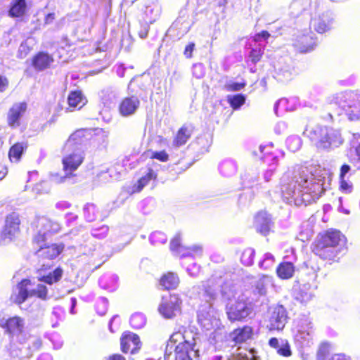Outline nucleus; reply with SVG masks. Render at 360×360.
<instances>
[{
    "instance_id": "obj_1",
    "label": "nucleus",
    "mask_w": 360,
    "mask_h": 360,
    "mask_svg": "<svg viewBox=\"0 0 360 360\" xmlns=\"http://www.w3.org/2000/svg\"><path fill=\"white\" fill-rule=\"evenodd\" d=\"M324 110L331 119L345 112L350 120H360V91L346 90L329 96Z\"/></svg>"
},
{
    "instance_id": "obj_2",
    "label": "nucleus",
    "mask_w": 360,
    "mask_h": 360,
    "mask_svg": "<svg viewBox=\"0 0 360 360\" xmlns=\"http://www.w3.org/2000/svg\"><path fill=\"white\" fill-rule=\"evenodd\" d=\"M344 238L339 230L329 229L319 234L312 244L311 250L321 259L331 264L338 261L339 251L337 248Z\"/></svg>"
},
{
    "instance_id": "obj_3",
    "label": "nucleus",
    "mask_w": 360,
    "mask_h": 360,
    "mask_svg": "<svg viewBox=\"0 0 360 360\" xmlns=\"http://www.w3.org/2000/svg\"><path fill=\"white\" fill-rule=\"evenodd\" d=\"M196 345L193 336L186 330L174 332L169 337L167 348L169 345L174 348V360H193L191 354L194 352Z\"/></svg>"
},
{
    "instance_id": "obj_4",
    "label": "nucleus",
    "mask_w": 360,
    "mask_h": 360,
    "mask_svg": "<svg viewBox=\"0 0 360 360\" xmlns=\"http://www.w3.org/2000/svg\"><path fill=\"white\" fill-rule=\"evenodd\" d=\"M32 285L29 278H23L16 285L18 292L11 294L10 300L17 305H21L29 297H37V298L46 300L48 295V289L44 284H38L36 289L30 290L28 287Z\"/></svg>"
},
{
    "instance_id": "obj_5",
    "label": "nucleus",
    "mask_w": 360,
    "mask_h": 360,
    "mask_svg": "<svg viewBox=\"0 0 360 360\" xmlns=\"http://www.w3.org/2000/svg\"><path fill=\"white\" fill-rule=\"evenodd\" d=\"M309 171L307 167H300L293 176H287L281 184L283 195L287 198L294 196L297 191H301V188L307 183Z\"/></svg>"
},
{
    "instance_id": "obj_6",
    "label": "nucleus",
    "mask_w": 360,
    "mask_h": 360,
    "mask_svg": "<svg viewBox=\"0 0 360 360\" xmlns=\"http://www.w3.org/2000/svg\"><path fill=\"white\" fill-rule=\"evenodd\" d=\"M252 312L251 303L244 297H238L226 307V315L231 323L244 322Z\"/></svg>"
},
{
    "instance_id": "obj_7",
    "label": "nucleus",
    "mask_w": 360,
    "mask_h": 360,
    "mask_svg": "<svg viewBox=\"0 0 360 360\" xmlns=\"http://www.w3.org/2000/svg\"><path fill=\"white\" fill-rule=\"evenodd\" d=\"M182 300L179 293L172 292L167 296H162L158 311L167 319L174 318L177 314L181 313Z\"/></svg>"
},
{
    "instance_id": "obj_8",
    "label": "nucleus",
    "mask_w": 360,
    "mask_h": 360,
    "mask_svg": "<svg viewBox=\"0 0 360 360\" xmlns=\"http://www.w3.org/2000/svg\"><path fill=\"white\" fill-rule=\"evenodd\" d=\"M20 214L17 212L8 214L4 220V224L0 233L1 240L14 241L20 234Z\"/></svg>"
},
{
    "instance_id": "obj_9",
    "label": "nucleus",
    "mask_w": 360,
    "mask_h": 360,
    "mask_svg": "<svg viewBox=\"0 0 360 360\" xmlns=\"http://www.w3.org/2000/svg\"><path fill=\"white\" fill-rule=\"evenodd\" d=\"M62 150L65 154L62 159L63 169L65 172V178L75 176L72 172L77 170L84 162V153L80 149H71L68 151L65 149V145Z\"/></svg>"
},
{
    "instance_id": "obj_10",
    "label": "nucleus",
    "mask_w": 360,
    "mask_h": 360,
    "mask_svg": "<svg viewBox=\"0 0 360 360\" xmlns=\"http://www.w3.org/2000/svg\"><path fill=\"white\" fill-rule=\"evenodd\" d=\"M305 133L307 137L318 148V149H326L330 146V136L328 129L320 126L307 128Z\"/></svg>"
},
{
    "instance_id": "obj_11",
    "label": "nucleus",
    "mask_w": 360,
    "mask_h": 360,
    "mask_svg": "<svg viewBox=\"0 0 360 360\" xmlns=\"http://www.w3.org/2000/svg\"><path fill=\"white\" fill-rule=\"evenodd\" d=\"M28 104L26 101L16 102L11 105L6 113V122L11 129H15L21 125V120L26 114Z\"/></svg>"
},
{
    "instance_id": "obj_12",
    "label": "nucleus",
    "mask_w": 360,
    "mask_h": 360,
    "mask_svg": "<svg viewBox=\"0 0 360 360\" xmlns=\"http://www.w3.org/2000/svg\"><path fill=\"white\" fill-rule=\"evenodd\" d=\"M292 46L297 53H309L312 51L316 47V38L311 32L299 33L292 39Z\"/></svg>"
},
{
    "instance_id": "obj_13",
    "label": "nucleus",
    "mask_w": 360,
    "mask_h": 360,
    "mask_svg": "<svg viewBox=\"0 0 360 360\" xmlns=\"http://www.w3.org/2000/svg\"><path fill=\"white\" fill-rule=\"evenodd\" d=\"M91 137L90 129L80 128L72 132L65 141V149H80V147L89 146Z\"/></svg>"
},
{
    "instance_id": "obj_14",
    "label": "nucleus",
    "mask_w": 360,
    "mask_h": 360,
    "mask_svg": "<svg viewBox=\"0 0 360 360\" xmlns=\"http://www.w3.org/2000/svg\"><path fill=\"white\" fill-rule=\"evenodd\" d=\"M254 329L249 325H244L234 328L230 333L229 338L234 346H241L253 339Z\"/></svg>"
},
{
    "instance_id": "obj_15",
    "label": "nucleus",
    "mask_w": 360,
    "mask_h": 360,
    "mask_svg": "<svg viewBox=\"0 0 360 360\" xmlns=\"http://www.w3.org/2000/svg\"><path fill=\"white\" fill-rule=\"evenodd\" d=\"M141 342L138 335L125 331L120 338V349L124 353L134 354L140 349Z\"/></svg>"
},
{
    "instance_id": "obj_16",
    "label": "nucleus",
    "mask_w": 360,
    "mask_h": 360,
    "mask_svg": "<svg viewBox=\"0 0 360 360\" xmlns=\"http://www.w3.org/2000/svg\"><path fill=\"white\" fill-rule=\"evenodd\" d=\"M53 63V55L45 51L36 53L31 58V65L37 72L51 68Z\"/></svg>"
},
{
    "instance_id": "obj_17",
    "label": "nucleus",
    "mask_w": 360,
    "mask_h": 360,
    "mask_svg": "<svg viewBox=\"0 0 360 360\" xmlns=\"http://www.w3.org/2000/svg\"><path fill=\"white\" fill-rule=\"evenodd\" d=\"M67 103L65 112H72L82 109L87 103V99L81 90H74L69 92Z\"/></svg>"
},
{
    "instance_id": "obj_18",
    "label": "nucleus",
    "mask_w": 360,
    "mask_h": 360,
    "mask_svg": "<svg viewBox=\"0 0 360 360\" xmlns=\"http://www.w3.org/2000/svg\"><path fill=\"white\" fill-rule=\"evenodd\" d=\"M256 231L259 234L266 236L271 232V221L269 214L264 210H260L254 217Z\"/></svg>"
},
{
    "instance_id": "obj_19",
    "label": "nucleus",
    "mask_w": 360,
    "mask_h": 360,
    "mask_svg": "<svg viewBox=\"0 0 360 360\" xmlns=\"http://www.w3.org/2000/svg\"><path fill=\"white\" fill-rule=\"evenodd\" d=\"M195 127L193 124H184L177 130L172 141V145L175 148H180L187 143L191 138Z\"/></svg>"
},
{
    "instance_id": "obj_20",
    "label": "nucleus",
    "mask_w": 360,
    "mask_h": 360,
    "mask_svg": "<svg viewBox=\"0 0 360 360\" xmlns=\"http://www.w3.org/2000/svg\"><path fill=\"white\" fill-rule=\"evenodd\" d=\"M287 322V312L282 306L276 307L269 319L271 330H282Z\"/></svg>"
},
{
    "instance_id": "obj_21",
    "label": "nucleus",
    "mask_w": 360,
    "mask_h": 360,
    "mask_svg": "<svg viewBox=\"0 0 360 360\" xmlns=\"http://www.w3.org/2000/svg\"><path fill=\"white\" fill-rule=\"evenodd\" d=\"M140 105V101L136 96L123 98L119 104V112L124 117L130 116L135 113Z\"/></svg>"
},
{
    "instance_id": "obj_22",
    "label": "nucleus",
    "mask_w": 360,
    "mask_h": 360,
    "mask_svg": "<svg viewBox=\"0 0 360 360\" xmlns=\"http://www.w3.org/2000/svg\"><path fill=\"white\" fill-rule=\"evenodd\" d=\"M91 137L89 146L96 149L105 148L108 143V134L103 129H90Z\"/></svg>"
},
{
    "instance_id": "obj_23",
    "label": "nucleus",
    "mask_w": 360,
    "mask_h": 360,
    "mask_svg": "<svg viewBox=\"0 0 360 360\" xmlns=\"http://www.w3.org/2000/svg\"><path fill=\"white\" fill-rule=\"evenodd\" d=\"M64 249L65 245L63 243L47 244L37 254L43 259L53 260L58 257Z\"/></svg>"
},
{
    "instance_id": "obj_24",
    "label": "nucleus",
    "mask_w": 360,
    "mask_h": 360,
    "mask_svg": "<svg viewBox=\"0 0 360 360\" xmlns=\"http://www.w3.org/2000/svg\"><path fill=\"white\" fill-rule=\"evenodd\" d=\"M158 283L165 290H176L179 285L180 278L177 273L167 271L161 275Z\"/></svg>"
},
{
    "instance_id": "obj_25",
    "label": "nucleus",
    "mask_w": 360,
    "mask_h": 360,
    "mask_svg": "<svg viewBox=\"0 0 360 360\" xmlns=\"http://www.w3.org/2000/svg\"><path fill=\"white\" fill-rule=\"evenodd\" d=\"M0 326L9 334L20 333L23 330L24 320L20 316H14L7 319Z\"/></svg>"
},
{
    "instance_id": "obj_26",
    "label": "nucleus",
    "mask_w": 360,
    "mask_h": 360,
    "mask_svg": "<svg viewBox=\"0 0 360 360\" xmlns=\"http://www.w3.org/2000/svg\"><path fill=\"white\" fill-rule=\"evenodd\" d=\"M34 225L37 229H43L46 233L56 232L59 229V224L46 217H39L34 222Z\"/></svg>"
},
{
    "instance_id": "obj_27",
    "label": "nucleus",
    "mask_w": 360,
    "mask_h": 360,
    "mask_svg": "<svg viewBox=\"0 0 360 360\" xmlns=\"http://www.w3.org/2000/svg\"><path fill=\"white\" fill-rule=\"evenodd\" d=\"M27 148V142H16L8 150V158L12 162H18Z\"/></svg>"
},
{
    "instance_id": "obj_28",
    "label": "nucleus",
    "mask_w": 360,
    "mask_h": 360,
    "mask_svg": "<svg viewBox=\"0 0 360 360\" xmlns=\"http://www.w3.org/2000/svg\"><path fill=\"white\" fill-rule=\"evenodd\" d=\"M26 0H13L8 10V15L12 18L22 17L27 12Z\"/></svg>"
},
{
    "instance_id": "obj_29",
    "label": "nucleus",
    "mask_w": 360,
    "mask_h": 360,
    "mask_svg": "<svg viewBox=\"0 0 360 360\" xmlns=\"http://www.w3.org/2000/svg\"><path fill=\"white\" fill-rule=\"evenodd\" d=\"M157 174L153 171V169L152 168H149L147 173L139 179L136 183L134 184L132 187V193H140L151 180H155L157 179Z\"/></svg>"
},
{
    "instance_id": "obj_30",
    "label": "nucleus",
    "mask_w": 360,
    "mask_h": 360,
    "mask_svg": "<svg viewBox=\"0 0 360 360\" xmlns=\"http://www.w3.org/2000/svg\"><path fill=\"white\" fill-rule=\"evenodd\" d=\"M295 274V266L291 262H282L276 268L278 277L283 280L291 278Z\"/></svg>"
},
{
    "instance_id": "obj_31",
    "label": "nucleus",
    "mask_w": 360,
    "mask_h": 360,
    "mask_svg": "<svg viewBox=\"0 0 360 360\" xmlns=\"http://www.w3.org/2000/svg\"><path fill=\"white\" fill-rule=\"evenodd\" d=\"M314 30L320 34L326 32L330 29V20L323 16L314 18L311 20Z\"/></svg>"
},
{
    "instance_id": "obj_32",
    "label": "nucleus",
    "mask_w": 360,
    "mask_h": 360,
    "mask_svg": "<svg viewBox=\"0 0 360 360\" xmlns=\"http://www.w3.org/2000/svg\"><path fill=\"white\" fill-rule=\"evenodd\" d=\"M63 274V269L60 267H57L53 272L38 278V280L49 285H52L58 283L61 279Z\"/></svg>"
},
{
    "instance_id": "obj_33",
    "label": "nucleus",
    "mask_w": 360,
    "mask_h": 360,
    "mask_svg": "<svg viewBox=\"0 0 360 360\" xmlns=\"http://www.w3.org/2000/svg\"><path fill=\"white\" fill-rule=\"evenodd\" d=\"M46 233L41 232L39 230L36 233H34L32 237V244L34 247L37 248L35 254L42 249L45 245H46Z\"/></svg>"
},
{
    "instance_id": "obj_34",
    "label": "nucleus",
    "mask_w": 360,
    "mask_h": 360,
    "mask_svg": "<svg viewBox=\"0 0 360 360\" xmlns=\"http://www.w3.org/2000/svg\"><path fill=\"white\" fill-rule=\"evenodd\" d=\"M181 252V258L191 257L193 259L200 257L202 255V249L200 246L193 245L185 247Z\"/></svg>"
},
{
    "instance_id": "obj_35",
    "label": "nucleus",
    "mask_w": 360,
    "mask_h": 360,
    "mask_svg": "<svg viewBox=\"0 0 360 360\" xmlns=\"http://www.w3.org/2000/svg\"><path fill=\"white\" fill-rule=\"evenodd\" d=\"M191 165V163L183 158L179 159L177 162H174L172 165L171 170L174 174L179 175L188 169Z\"/></svg>"
},
{
    "instance_id": "obj_36",
    "label": "nucleus",
    "mask_w": 360,
    "mask_h": 360,
    "mask_svg": "<svg viewBox=\"0 0 360 360\" xmlns=\"http://www.w3.org/2000/svg\"><path fill=\"white\" fill-rule=\"evenodd\" d=\"M146 153L149 154L148 158L152 160H158L162 162H166L169 160V155L165 150H148Z\"/></svg>"
},
{
    "instance_id": "obj_37",
    "label": "nucleus",
    "mask_w": 360,
    "mask_h": 360,
    "mask_svg": "<svg viewBox=\"0 0 360 360\" xmlns=\"http://www.w3.org/2000/svg\"><path fill=\"white\" fill-rule=\"evenodd\" d=\"M245 96L243 94H236L233 96H228L227 98L228 103L234 110L240 108L245 103Z\"/></svg>"
},
{
    "instance_id": "obj_38",
    "label": "nucleus",
    "mask_w": 360,
    "mask_h": 360,
    "mask_svg": "<svg viewBox=\"0 0 360 360\" xmlns=\"http://www.w3.org/2000/svg\"><path fill=\"white\" fill-rule=\"evenodd\" d=\"M83 212L85 219L89 221H92L96 219L98 210L94 204L88 203L84 207Z\"/></svg>"
},
{
    "instance_id": "obj_39",
    "label": "nucleus",
    "mask_w": 360,
    "mask_h": 360,
    "mask_svg": "<svg viewBox=\"0 0 360 360\" xmlns=\"http://www.w3.org/2000/svg\"><path fill=\"white\" fill-rule=\"evenodd\" d=\"M129 323L133 328L139 329L146 324V318L143 314L136 313L131 316Z\"/></svg>"
},
{
    "instance_id": "obj_40",
    "label": "nucleus",
    "mask_w": 360,
    "mask_h": 360,
    "mask_svg": "<svg viewBox=\"0 0 360 360\" xmlns=\"http://www.w3.org/2000/svg\"><path fill=\"white\" fill-rule=\"evenodd\" d=\"M169 248L171 251L176 252L180 257L181 252H183L182 250L184 249L185 247L181 245V238L179 234L174 236L172 238Z\"/></svg>"
},
{
    "instance_id": "obj_41",
    "label": "nucleus",
    "mask_w": 360,
    "mask_h": 360,
    "mask_svg": "<svg viewBox=\"0 0 360 360\" xmlns=\"http://www.w3.org/2000/svg\"><path fill=\"white\" fill-rule=\"evenodd\" d=\"M277 353L282 356L288 357L292 355L290 345L287 340L281 341V344L276 350Z\"/></svg>"
},
{
    "instance_id": "obj_42",
    "label": "nucleus",
    "mask_w": 360,
    "mask_h": 360,
    "mask_svg": "<svg viewBox=\"0 0 360 360\" xmlns=\"http://www.w3.org/2000/svg\"><path fill=\"white\" fill-rule=\"evenodd\" d=\"M264 51L261 48L252 49L249 53L251 62L254 64L259 62L262 58Z\"/></svg>"
},
{
    "instance_id": "obj_43",
    "label": "nucleus",
    "mask_w": 360,
    "mask_h": 360,
    "mask_svg": "<svg viewBox=\"0 0 360 360\" xmlns=\"http://www.w3.org/2000/svg\"><path fill=\"white\" fill-rule=\"evenodd\" d=\"M240 260L242 263L247 266H250L254 262V252L250 250H245L243 252Z\"/></svg>"
},
{
    "instance_id": "obj_44",
    "label": "nucleus",
    "mask_w": 360,
    "mask_h": 360,
    "mask_svg": "<svg viewBox=\"0 0 360 360\" xmlns=\"http://www.w3.org/2000/svg\"><path fill=\"white\" fill-rule=\"evenodd\" d=\"M312 187L314 190L309 191V193L311 195L312 200H316L321 196L323 191H322V188L319 184H313Z\"/></svg>"
},
{
    "instance_id": "obj_45",
    "label": "nucleus",
    "mask_w": 360,
    "mask_h": 360,
    "mask_svg": "<svg viewBox=\"0 0 360 360\" xmlns=\"http://www.w3.org/2000/svg\"><path fill=\"white\" fill-rule=\"evenodd\" d=\"M245 85V82H232L226 84L225 88L228 91H237L243 89Z\"/></svg>"
},
{
    "instance_id": "obj_46",
    "label": "nucleus",
    "mask_w": 360,
    "mask_h": 360,
    "mask_svg": "<svg viewBox=\"0 0 360 360\" xmlns=\"http://www.w3.org/2000/svg\"><path fill=\"white\" fill-rule=\"evenodd\" d=\"M270 37V34L266 30H262L259 33L255 34L252 37V40L255 42H258L261 40V39H264V40L268 39Z\"/></svg>"
},
{
    "instance_id": "obj_47",
    "label": "nucleus",
    "mask_w": 360,
    "mask_h": 360,
    "mask_svg": "<svg viewBox=\"0 0 360 360\" xmlns=\"http://www.w3.org/2000/svg\"><path fill=\"white\" fill-rule=\"evenodd\" d=\"M195 44L193 42H190L188 45L186 46L184 54L186 58H191L193 56V52L195 49Z\"/></svg>"
},
{
    "instance_id": "obj_48",
    "label": "nucleus",
    "mask_w": 360,
    "mask_h": 360,
    "mask_svg": "<svg viewBox=\"0 0 360 360\" xmlns=\"http://www.w3.org/2000/svg\"><path fill=\"white\" fill-rule=\"evenodd\" d=\"M9 86L8 79L4 76L0 75V92H4Z\"/></svg>"
},
{
    "instance_id": "obj_49",
    "label": "nucleus",
    "mask_w": 360,
    "mask_h": 360,
    "mask_svg": "<svg viewBox=\"0 0 360 360\" xmlns=\"http://www.w3.org/2000/svg\"><path fill=\"white\" fill-rule=\"evenodd\" d=\"M255 288L260 295H265L266 294V286L263 281H257L255 284Z\"/></svg>"
},
{
    "instance_id": "obj_50",
    "label": "nucleus",
    "mask_w": 360,
    "mask_h": 360,
    "mask_svg": "<svg viewBox=\"0 0 360 360\" xmlns=\"http://www.w3.org/2000/svg\"><path fill=\"white\" fill-rule=\"evenodd\" d=\"M105 360H127V359L121 354L114 353L108 355Z\"/></svg>"
},
{
    "instance_id": "obj_51",
    "label": "nucleus",
    "mask_w": 360,
    "mask_h": 360,
    "mask_svg": "<svg viewBox=\"0 0 360 360\" xmlns=\"http://www.w3.org/2000/svg\"><path fill=\"white\" fill-rule=\"evenodd\" d=\"M354 141L356 142V146H355V153L358 157V159L360 160V135L355 136Z\"/></svg>"
},
{
    "instance_id": "obj_52",
    "label": "nucleus",
    "mask_w": 360,
    "mask_h": 360,
    "mask_svg": "<svg viewBox=\"0 0 360 360\" xmlns=\"http://www.w3.org/2000/svg\"><path fill=\"white\" fill-rule=\"evenodd\" d=\"M269 345L271 348H274L276 350H277L281 345L276 338H271L269 340Z\"/></svg>"
},
{
    "instance_id": "obj_53",
    "label": "nucleus",
    "mask_w": 360,
    "mask_h": 360,
    "mask_svg": "<svg viewBox=\"0 0 360 360\" xmlns=\"http://www.w3.org/2000/svg\"><path fill=\"white\" fill-rule=\"evenodd\" d=\"M329 360H350V358L344 354H335Z\"/></svg>"
},
{
    "instance_id": "obj_54",
    "label": "nucleus",
    "mask_w": 360,
    "mask_h": 360,
    "mask_svg": "<svg viewBox=\"0 0 360 360\" xmlns=\"http://www.w3.org/2000/svg\"><path fill=\"white\" fill-rule=\"evenodd\" d=\"M350 170V167L349 165L344 164L341 166L340 176L341 179H343L345 174Z\"/></svg>"
},
{
    "instance_id": "obj_55",
    "label": "nucleus",
    "mask_w": 360,
    "mask_h": 360,
    "mask_svg": "<svg viewBox=\"0 0 360 360\" xmlns=\"http://www.w3.org/2000/svg\"><path fill=\"white\" fill-rule=\"evenodd\" d=\"M8 174V169L6 166L0 165V182L6 177Z\"/></svg>"
},
{
    "instance_id": "obj_56",
    "label": "nucleus",
    "mask_w": 360,
    "mask_h": 360,
    "mask_svg": "<svg viewBox=\"0 0 360 360\" xmlns=\"http://www.w3.org/2000/svg\"><path fill=\"white\" fill-rule=\"evenodd\" d=\"M55 18V14L53 13H50L45 16L44 22L46 24L51 23Z\"/></svg>"
},
{
    "instance_id": "obj_57",
    "label": "nucleus",
    "mask_w": 360,
    "mask_h": 360,
    "mask_svg": "<svg viewBox=\"0 0 360 360\" xmlns=\"http://www.w3.org/2000/svg\"><path fill=\"white\" fill-rule=\"evenodd\" d=\"M351 186L347 184L346 181H345L343 179H342V181L340 182V188L342 191H348L351 189Z\"/></svg>"
},
{
    "instance_id": "obj_58",
    "label": "nucleus",
    "mask_w": 360,
    "mask_h": 360,
    "mask_svg": "<svg viewBox=\"0 0 360 360\" xmlns=\"http://www.w3.org/2000/svg\"><path fill=\"white\" fill-rule=\"evenodd\" d=\"M137 0H122V4L127 7H130Z\"/></svg>"
},
{
    "instance_id": "obj_59",
    "label": "nucleus",
    "mask_w": 360,
    "mask_h": 360,
    "mask_svg": "<svg viewBox=\"0 0 360 360\" xmlns=\"http://www.w3.org/2000/svg\"><path fill=\"white\" fill-rule=\"evenodd\" d=\"M169 356V354H167V351H166L165 353V359H166Z\"/></svg>"
},
{
    "instance_id": "obj_60",
    "label": "nucleus",
    "mask_w": 360,
    "mask_h": 360,
    "mask_svg": "<svg viewBox=\"0 0 360 360\" xmlns=\"http://www.w3.org/2000/svg\"><path fill=\"white\" fill-rule=\"evenodd\" d=\"M243 358H246V360H252V359H249L248 358L245 357V356H242L240 359H243ZM240 360H241V359H240Z\"/></svg>"
}]
</instances>
